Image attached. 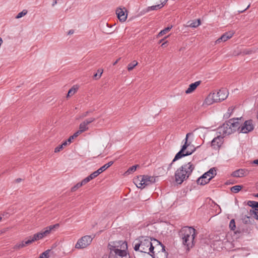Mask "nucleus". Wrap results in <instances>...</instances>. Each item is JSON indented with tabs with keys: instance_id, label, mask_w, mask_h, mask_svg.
Wrapping results in <instances>:
<instances>
[{
	"instance_id": "34",
	"label": "nucleus",
	"mask_w": 258,
	"mask_h": 258,
	"mask_svg": "<svg viewBox=\"0 0 258 258\" xmlns=\"http://www.w3.org/2000/svg\"><path fill=\"white\" fill-rule=\"evenodd\" d=\"M51 251L50 249H47L45 250L44 252H42L38 258H48L49 253Z\"/></svg>"
},
{
	"instance_id": "10",
	"label": "nucleus",
	"mask_w": 258,
	"mask_h": 258,
	"mask_svg": "<svg viewBox=\"0 0 258 258\" xmlns=\"http://www.w3.org/2000/svg\"><path fill=\"white\" fill-rule=\"evenodd\" d=\"M254 129L253 121L251 119L246 120L243 124H241L240 133L247 134Z\"/></svg>"
},
{
	"instance_id": "5",
	"label": "nucleus",
	"mask_w": 258,
	"mask_h": 258,
	"mask_svg": "<svg viewBox=\"0 0 258 258\" xmlns=\"http://www.w3.org/2000/svg\"><path fill=\"white\" fill-rule=\"evenodd\" d=\"M184 141V144L181 146L180 151L175 155L172 162H174L183 157L190 155L196 151V148H194L192 150L189 151L190 148H188L190 146V142L188 143L187 139H185Z\"/></svg>"
},
{
	"instance_id": "1",
	"label": "nucleus",
	"mask_w": 258,
	"mask_h": 258,
	"mask_svg": "<svg viewBox=\"0 0 258 258\" xmlns=\"http://www.w3.org/2000/svg\"><path fill=\"white\" fill-rule=\"evenodd\" d=\"M127 248L125 241L111 242L108 245L110 252L109 255H104L103 258H130L126 249Z\"/></svg>"
},
{
	"instance_id": "39",
	"label": "nucleus",
	"mask_w": 258,
	"mask_h": 258,
	"mask_svg": "<svg viewBox=\"0 0 258 258\" xmlns=\"http://www.w3.org/2000/svg\"><path fill=\"white\" fill-rule=\"evenodd\" d=\"M83 185L82 183L79 182L71 188V191L74 192Z\"/></svg>"
},
{
	"instance_id": "63",
	"label": "nucleus",
	"mask_w": 258,
	"mask_h": 258,
	"mask_svg": "<svg viewBox=\"0 0 258 258\" xmlns=\"http://www.w3.org/2000/svg\"><path fill=\"white\" fill-rule=\"evenodd\" d=\"M249 7H250V5H249L245 10H244L243 11H242L241 12H243L245 11V10H246L247 9H248V8Z\"/></svg>"
},
{
	"instance_id": "36",
	"label": "nucleus",
	"mask_w": 258,
	"mask_h": 258,
	"mask_svg": "<svg viewBox=\"0 0 258 258\" xmlns=\"http://www.w3.org/2000/svg\"><path fill=\"white\" fill-rule=\"evenodd\" d=\"M79 135L78 134V133L76 132L73 134V135L70 136L69 138L67 141H65L67 142V145L68 144H70L72 142V141L75 138L77 137Z\"/></svg>"
},
{
	"instance_id": "15",
	"label": "nucleus",
	"mask_w": 258,
	"mask_h": 258,
	"mask_svg": "<svg viewBox=\"0 0 258 258\" xmlns=\"http://www.w3.org/2000/svg\"><path fill=\"white\" fill-rule=\"evenodd\" d=\"M113 164V161H110L107 163L104 164L103 166L101 167L96 171L93 172L94 173V175H95L96 177L98 176L100 173L106 170L107 168L110 167Z\"/></svg>"
},
{
	"instance_id": "58",
	"label": "nucleus",
	"mask_w": 258,
	"mask_h": 258,
	"mask_svg": "<svg viewBox=\"0 0 258 258\" xmlns=\"http://www.w3.org/2000/svg\"><path fill=\"white\" fill-rule=\"evenodd\" d=\"M120 59V58H119L118 59H117L115 61H114L113 63V66H115L116 64H117V63L118 62V61H119V60Z\"/></svg>"
},
{
	"instance_id": "27",
	"label": "nucleus",
	"mask_w": 258,
	"mask_h": 258,
	"mask_svg": "<svg viewBox=\"0 0 258 258\" xmlns=\"http://www.w3.org/2000/svg\"><path fill=\"white\" fill-rule=\"evenodd\" d=\"M243 188V185H236L233 186L230 188V190L231 192L234 193L238 192L242 188Z\"/></svg>"
},
{
	"instance_id": "14",
	"label": "nucleus",
	"mask_w": 258,
	"mask_h": 258,
	"mask_svg": "<svg viewBox=\"0 0 258 258\" xmlns=\"http://www.w3.org/2000/svg\"><path fill=\"white\" fill-rule=\"evenodd\" d=\"M223 143V138L220 136L214 138L211 141V146L214 149H219Z\"/></svg>"
},
{
	"instance_id": "2",
	"label": "nucleus",
	"mask_w": 258,
	"mask_h": 258,
	"mask_svg": "<svg viewBox=\"0 0 258 258\" xmlns=\"http://www.w3.org/2000/svg\"><path fill=\"white\" fill-rule=\"evenodd\" d=\"M153 238L148 236H140L134 242V249L135 251L146 253L150 255L154 254Z\"/></svg>"
},
{
	"instance_id": "61",
	"label": "nucleus",
	"mask_w": 258,
	"mask_h": 258,
	"mask_svg": "<svg viewBox=\"0 0 258 258\" xmlns=\"http://www.w3.org/2000/svg\"><path fill=\"white\" fill-rule=\"evenodd\" d=\"M253 196L254 197L258 198V193H257V194H253Z\"/></svg>"
},
{
	"instance_id": "45",
	"label": "nucleus",
	"mask_w": 258,
	"mask_h": 258,
	"mask_svg": "<svg viewBox=\"0 0 258 258\" xmlns=\"http://www.w3.org/2000/svg\"><path fill=\"white\" fill-rule=\"evenodd\" d=\"M41 232L43 234V237L46 236L50 233V231L47 228V227L45 228V230L41 231Z\"/></svg>"
},
{
	"instance_id": "40",
	"label": "nucleus",
	"mask_w": 258,
	"mask_h": 258,
	"mask_svg": "<svg viewBox=\"0 0 258 258\" xmlns=\"http://www.w3.org/2000/svg\"><path fill=\"white\" fill-rule=\"evenodd\" d=\"M27 13V11L26 10H23L22 12L18 13V14L16 16V18L19 19L26 15Z\"/></svg>"
},
{
	"instance_id": "6",
	"label": "nucleus",
	"mask_w": 258,
	"mask_h": 258,
	"mask_svg": "<svg viewBox=\"0 0 258 258\" xmlns=\"http://www.w3.org/2000/svg\"><path fill=\"white\" fill-rule=\"evenodd\" d=\"M216 168L213 167L210 169L207 172L204 173L197 180L198 184L204 185L209 183L210 181L216 175Z\"/></svg>"
},
{
	"instance_id": "49",
	"label": "nucleus",
	"mask_w": 258,
	"mask_h": 258,
	"mask_svg": "<svg viewBox=\"0 0 258 258\" xmlns=\"http://www.w3.org/2000/svg\"><path fill=\"white\" fill-rule=\"evenodd\" d=\"M254 209V218L257 220V217H258V209Z\"/></svg>"
},
{
	"instance_id": "62",
	"label": "nucleus",
	"mask_w": 258,
	"mask_h": 258,
	"mask_svg": "<svg viewBox=\"0 0 258 258\" xmlns=\"http://www.w3.org/2000/svg\"><path fill=\"white\" fill-rule=\"evenodd\" d=\"M233 182H229V181H227L226 182V184H233Z\"/></svg>"
},
{
	"instance_id": "24",
	"label": "nucleus",
	"mask_w": 258,
	"mask_h": 258,
	"mask_svg": "<svg viewBox=\"0 0 258 258\" xmlns=\"http://www.w3.org/2000/svg\"><path fill=\"white\" fill-rule=\"evenodd\" d=\"M142 177L140 178V175L137 176L136 178H135L134 180V183L136 185V186L138 188H143V180Z\"/></svg>"
},
{
	"instance_id": "46",
	"label": "nucleus",
	"mask_w": 258,
	"mask_h": 258,
	"mask_svg": "<svg viewBox=\"0 0 258 258\" xmlns=\"http://www.w3.org/2000/svg\"><path fill=\"white\" fill-rule=\"evenodd\" d=\"M59 227L58 224H56L53 225H50L47 227V228L51 232L52 230H53L55 228H57Z\"/></svg>"
},
{
	"instance_id": "31",
	"label": "nucleus",
	"mask_w": 258,
	"mask_h": 258,
	"mask_svg": "<svg viewBox=\"0 0 258 258\" xmlns=\"http://www.w3.org/2000/svg\"><path fill=\"white\" fill-rule=\"evenodd\" d=\"M66 146H67V142H63L61 145H58L54 149V152L57 153L60 152L63 149V147Z\"/></svg>"
},
{
	"instance_id": "26",
	"label": "nucleus",
	"mask_w": 258,
	"mask_h": 258,
	"mask_svg": "<svg viewBox=\"0 0 258 258\" xmlns=\"http://www.w3.org/2000/svg\"><path fill=\"white\" fill-rule=\"evenodd\" d=\"M242 220L243 223L245 224H251L252 223L251 220L253 221V220H252V219L250 217V216H248L247 215L242 216Z\"/></svg>"
},
{
	"instance_id": "25",
	"label": "nucleus",
	"mask_w": 258,
	"mask_h": 258,
	"mask_svg": "<svg viewBox=\"0 0 258 258\" xmlns=\"http://www.w3.org/2000/svg\"><path fill=\"white\" fill-rule=\"evenodd\" d=\"M88 130V127L87 125L84 122H82L80 123L79 125V130H78L77 132H76L79 135L83 132L86 131Z\"/></svg>"
},
{
	"instance_id": "51",
	"label": "nucleus",
	"mask_w": 258,
	"mask_h": 258,
	"mask_svg": "<svg viewBox=\"0 0 258 258\" xmlns=\"http://www.w3.org/2000/svg\"><path fill=\"white\" fill-rule=\"evenodd\" d=\"M254 209H250V211H249V215L250 216H252V215H254Z\"/></svg>"
},
{
	"instance_id": "43",
	"label": "nucleus",
	"mask_w": 258,
	"mask_h": 258,
	"mask_svg": "<svg viewBox=\"0 0 258 258\" xmlns=\"http://www.w3.org/2000/svg\"><path fill=\"white\" fill-rule=\"evenodd\" d=\"M93 112V110H89L86 112H85L84 113H83L81 116V118H84L86 116H87L90 113H91Z\"/></svg>"
},
{
	"instance_id": "59",
	"label": "nucleus",
	"mask_w": 258,
	"mask_h": 258,
	"mask_svg": "<svg viewBox=\"0 0 258 258\" xmlns=\"http://www.w3.org/2000/svg\"><path fill=\"white\" fill-rule=\"evenodd\" d=\"M194 148H195V147L193 145H192V146L190 145V146L188 148H190L189 151H191V150H192L194 149Z\"/></svg>"
},
{
	"instance_id": "64",
	"label": "nucleus",
	"mask_w": 258,
	"mask_h": 258,
	"mask_svg": "<svg viewBox=\"0 0 258 258\" xmlns=\"http://www.w3.org/2000/svg\"><path fill=\"white\" fill-rule=\"evenodd\" d=\"M68 32H69V33L74 32V31L73 30H70Z\"/></svg>"
},
{
	"instance_id": "60",
	"label": "nucleus",
	"mask_w": 258,
	"mask_h": 258,
	"mask_svg": "<svg viewBox=\"0 0 258 258\" xmlns=\"http://www.w3.org/2000/svg\"><path fill=\"white\" fill-rule=\"evenodd\" d=\"M165 33H158V37H160V36H162L163 35V34H164Z\"/></svg>"
},
{
	"instance_id": "8",
	"label": "nucleus",
	"mask_w": 258,
	"mask_h": 258,
	"mask_svg": "<svg viewBox=\"0 0 258 258\" xmlns=\"http://www.w3.org/2000/svg\"><path fill=\"white\" fill-rule=\"evenodd\" d=\"M92 238L91 236L86 235L79 239L75 245V247L78 249L86 247L91 243Z\"/></svg>"
},
{
	"instance_id": "17",
	"label": "nucleus",
	"mask_w": 258,
	"mask_h": 258,
	"mask_svg": "<svg viewBox=\"0 0 258 258\" xmlns=\"http://www.w3.org/2000/svg\"><path fill=\"white\" fill-rule=\"evenodd\" d=\"M153 243L154 251H156V252H158L159 251H161L163 247L165 246L161 242L154 238H153Z\"/></svg>"
},
{
	"instance_id": "42",
	"label": "nucleus",
	"mask_w": 258,
	"mask_h": 258,
	"mask_svg": "<svg viewBox=\"0 0 258 258\" xmlns=\"http://www.w3.org/2000/svg\"><path fill=\"white\" fill-rule=\"evenodd\" d=\"M96 118H94V117H92V118H88V119H86L85 120H84L83 122L87 125H88V124H89L90 123H92V122H93L94 121H95L96 120Z\"/></svg>"
},
{
	"instance_id": "13",
	"label": "nucleus",
	"mask_w": 258,
	"mask_h": 258,
	"mask_svg": "<svg viewBox=\"0 0 258 258\" xmlns=\"http://www.w3.org/2000/svg\"><path fill=\"white\" fill-rule=\"evenodd\" d=\"M163 249H162L161 251L156 252V251H154V254L151 253V255L153 258H167L168 253L165 250V246H163Z\"/></svg>"
},
{
	"instance_id": "32",
	"label": "nucleus",
	"mask_w": 258,
	"mask_h": 258,
	"mask_svg": "<svg viewBox=\"0 0 258 258\" xmlns=\"http://www.w3.org/2000/svg\"><path fill=\"white\" fill-rule=\"evenodd\" d=\"M138 62L136 60H134L133 62L130 63L127 66V70L128 71H131L137 66Z\"/></svg>"
},
{
	"instance_id": "52",
	"label": "nucleus",
	"mask_w": 258,
	"mask_h": 258,
	"mask_svg": "<svg viewBox=\"0 0 258 258\" xmlns=\"http://www.w3.org/2000/svg\"><path fill=\"white\" fill-rule=\"evenodd\" d=\"M192 134L191 133H188L186 134V138L185 139H187V141H188V137L191 136Z\"/></svg>"
},
{
	"instance_id": "19",
	"label": "nucleus",
	"mask_w": 258,
	"mask_h": 258,
	"mask_svg": "<svg viewBox=\"0 0 258 258\" xmlns=\"http://www.w3.org/2000/svg\"><path fill=\"white\" fill-rule=\"evenodd\" d=\"M234 33H224L219 38H218L216 41L215 43L218 44L223 41L225 42L228 39L231 38Z\"/></svg>"
},
{
	"instance_id": "11",
	"label": "nucleus",
	"mask_w": 258,
	"mask_h": 258,
	"mask_svg": "<svg viewBox=\"0 0 258 258\" xmlns=\"http://www.w3.org/2000/svg\"><path fill=\"white\" fill-rule=\"evenodd\" d=\"M142 177L143 180V187L152 183L155 182L156 179L154 176L147 175H140V178Z\"/></svg>"
},
{
	"instance_id": "57",
	"label": "nucleus",
	"mask_w": 258,
	"mask_h": 258,
	"mask_svg": "<svg viewBox=\"0 0 258 258\" xmlns=\"http://www.w3.org/2000/svg\"><path fill=\"white\" fill-rule=\"evenodd\" d=\"M168 42L167 41L162 43V44H161V46L162 47H165L166 46V44Z\"/></svg>"
},
{
	"instance_id": "44",
	"label": "nucleus",
	"mask_w": 258,
	"mask_h": 258,
	"mask_svg": "<svg viewBox=\"0 0 258 258\" xmlns=\"http://www.w3.org/2000/svg\"><path fill=\"white\" fill-rule=\"evenodd\" d=\"M172 28V25H169L164 29L161 30L159 32H167L168 31H170Z\"/></svg>"
},
{
	"instance_id": "41",
	"label": "nucleus",
	"mask_w": 258,
	"mask_h": 258,
	"mask_svg": "<svg viewBox=\"0 0 258 258\" xmlns=\"http://www.w3.org/2000/svg\"><path fill=\"white\" fill-rule=\"evenodd\" d=\"M233 109H231L230 107L228 109L227 112L224 115V117L225 118H228L232 112Z\"/></svg>"
},
{
	"instance_id": "28",
	"label": "nucleus",
	"mask_w": 258,
	"mask_h": 258,
	"mask_svg": "<svg viewBox=\"0 0 258 258\" xmlns=\"http://www.w3.org/2000/svg\"><path fill=\"white\" fill-rule=\"evenodd\" d=\"M139 167V165H135L132 167H130L128 170L125 172L124 174L125 175H128L132 173H133L134 172H135L137 167Z\"/></svg>"
},
{
	"instance_id": "35",
	"label": "nucleus",
	"mask_w": 258,
	"mask_h": 258,
	"mask_svg": "<svg viewBox=\"0 0 258 258\" xmlns=\"http://www.w3.org/2000/svg\"><path fill=\"white\" fill-rule=\"evenodd\" d=\"M218 92H221V93H219L218 94L219 98H221V96H222L224 94L226 96L225 99H226L227 97H228V91L226 89H223V88L219 90V91Z\"/></svg>"
},
{
	"instance_id": "12",
	"label": "nucleus",
	"mask_w": 258,
	"mask_h": 258,
	"mask_svg": "<svg viewBox=\"0 0 258 258\" xmlns=\"http://www.w3.org/2000/svg\"><path fill=\"white\" fill-rule=\"evenodd\" d=\"M219 129L220 130V132H222L223 135H229L232 134V130H231V128H230L228 120L223 123V125L219 128Z\"/></svg>"
},
{
	"instance_id": "55",
	"label": "nucleus",
	"mask_w": 258,
	"mask_h": 258,
	"mask_svg": "<svg viewBox=\"0 0 258 258\" xmlns=\"http://www.w3.org/2000/svg\"><path fill=\"white\" fill-rule=\"evenodd\" d=\"M22 179L21 178H19L16 179L15 180V181H16V182H17V183H19V182H21V181H22Z\"/></svg>"
},
{
	"instance_id": "30",
	"label": "nucleus",
	"mask_w": 258,
	"mask_h": 258,
	"mask_svg": "<svg viewBox=\"0 0 258 258\" xmlns=\"http://www.w3.org/2000/svg\"><path fill=\"white\" fill-rule=\"evenodd\" d=\"M214 101L213 100L212 96L210 94L207 96V97L205 99L204 103L207 105H209L214 103Z\"/></svg>"
},
{
	"instance_id": "22",
	"label": "nucleus",
	"mask_w": 258,
	"mask_h": 258,
	"mask_svg": "<svg viewBox=\"0 0 258 258\" xmlns=\"http://www.w3.org/2000/svg\"><path fill=\"white\" fill-rule=\"evenodd\" d=\"M201 23L200 19H196L192 21H189L187 23V26L191 28H196Z\"/></svg>"
},
{
	"instance_id": "53",
	"label": "nucleus",
	"mask_w": 258,
	"mask_h": 258,
	"mask_svg": "<svg viewBox=\"0 0 258 258\" xmlns=\"http://www.w3.org/2000/svg\"><path fill=\"white\" fill-rule=\"evenodd\" d=\"M57 0H53V3L52 4V6L54 7L57 4Z\"/></svg>"
},
{
	"instance_id": "21",
	"label": "nucleus",
	"mask_w": 258,
	"mask_h": 258,
	"mask_svg": "<svg viewBox=\"0 0 258 258\" xmlns=\"http://www.w3.org/2000/svg\"><path fill=\"white\" fill-rule=\"evenodd\" d=\"M167 1H168V0H164V2H162L161 4H158V5H157L155 6L148 7L147 8L146 12H148L150 11H154V10H157L158 9H160L164 6V5L167 3Z\"/></svg>"
},
{
	"instance_id": "56",
	"label": "nucleus",
	"mask_w": 258,
	"mask_h": 258,
	"mask_svg": "<svg viewBox=\"0 0 258 258\" xmlns=\"http://www.w3.org/2000/svg\"><path fill=\"white\" fill-rule=\"evenodd\" d=\"M173 163V162H172L170 164H169L168 167L167 168L168 170H170V169L171 168Z\"/></svg>"
},
{
	"instance_id": "47",
	"label": "nucleus",
	"mask_w": 258,
	"mask_h": 258,
	"mask_svg": "<svg viewBox=\"0 0 258 258\" xmlns=\"http://www.w3.org/2000/svg\"><path fill=\"white\" fill-rule=\"evenodd\" d=\"M94 175V173L93 172L90 175L87 176V177L89 178V181H90L92 179H94V178L96 177V176L95 175Z\"/></svg>"
},
{
	"instance_id": "23",
	"label": "nucleus",
	"mask_w": 258,
	"mask_h": 258,
	"mask_svg": "<svg viewBox=\"0 0 258 258\" xmlns=\"http://www.w3.org/2000/svg\"><path fill=\"white\" fill-rule=\"evenodd\" d=\"M245 170L244 169H239L233 172L231 176L235 177H241L244 176Z\"/></svg>"
},
{
	"instance_id": "33",
	"label": "nucleus",
	"mask_w": 258,
	"mask_h": 258,
	"mask_svg": "<svg viewBox=\"0 0 258 258\" xmlns=\"http://www.w3.org/2000/svg\"><path fill=\"white\" fill-rule=\"evenodd\" d=\"M103 72V70L102 69H98L97 71V73H95L94 75L93 78L96 80L99 79L101 77Z\"/></svg>"
},
{
	"instance_id": "29",
	"label": "nucleus",
	"mask_w": 258,
	"mask_h": 258,
	"mask_svg": "<svg viewBox=\"0 0 258 258\" xmlns=\"http://www.w3.org/2000/svg\"><path fill=\"white\" fill-rule=\"evenodd\" d=\"M247 205L251 207L252 209H258V202L248 201Z\"/></svg>"
},
{
	"instance_id": "37",
	"label": "nucleus",
	"mask_w": 258,
	"mask_h": 258,
	"mask_svg": "<svg viewBox=\"0 0 258 258\" xmlns=\"http://www.w3.org/2000/svg\"><path fill=\"white\" fill-rule=\"evenodd\" d=\"M229 226L230 229L232 231H234L235 229L236 225H235V222L234 219L231 220V221H230V223H229Z\"/></svg>"
},
{
	"instance_id": "48",
	"label": "nucleus",
	"mask_w": 258,
	"mask_h": 258,
	"mask_svg": "<svg viewBox=\"0 0 258 258\" xmlns=\"http://www.w3.org/2000/svg\"><path fill=\"white\" fill-rule=\"evenodd\" d=\"M90 181L89 180V178H88L87 177H86L85 178H84L82 181L81 182L82 183L83 185L84 184H86L87 183H88V182H89Z\"/></svg>"
},
{
	"instance_id": "18",
	"label": "nucleus",
	"mask_w": 258,
	"mask_h": 258,
	"mask_svg": "<svg viewBox=\"0 0 258 258\" xmlns=\"http://www.w3.org/2000/svg\"><path fill=\"white\" fill-rule=\"evenodd\" d=\"M201 83V81L195 82V83H191L189 85L188 88L185 91L186 94H189L194 91L197 87L200 85Z\"/></svg>"
},
{
	"instance_id": "3",
	"label": "nucleus",
	"mask_w": 258,
	"mask_h": 258,
	"mask_svg": "<svg viewBox=\"0 0 258 258\" xmlns=\"http://www.w3.org/2000/svg\"><path fill=\"white\" fill-rule=\"evenodd\" d=\"M179 235L182 239V244L186 246L187 250L194 246L195 238L196 236L195 228L188 226L183 227L180 230Z\"/></svg>"
},
{
	"instance_id": "20",
	"label": "nucleus",
	"mask_w": 258,
	"mask_h": 258,
	"mask_svg": "<svg viewBox=\"0 0 258 258\" xmlns=\"http://www.w3.org/2000/svg\"><path fill=\"white\" fill-rule=\"evenodd\" d=\"M219 93H222L221 92H217V93H213L210 94L212 96L213 100H214V102H220L225 99L226 96L224 94L222 96H221V98H219L218 96Z\"/></svg>"
},
{
	"instance_id": "16",
	"label": "nucleus",
	"mask_w": 258,
	"mask_h": 258,
	"mask_svg": "<svg viewBox=\"0 0 258 258\" xmlns=\"http://www.w3.org/2000/svg\"><path fill=\"white\" fill-rule=\"evenodd\" d=\"M116 14L120 21L124 22L126 20L127 18V14H125L122 9H117L116 11Z\"/></svg>"
},
{
	"instance_id": "50",
	"label": "nucleus",
	"mask_w": 258,
	"mask_h": 258,
	"mask_svg": "<svg viewBox=\"0 0 258 258\" xmlns=\"http://www.w3.org/2000/svg\"><path fill=\"white\" fill-rule=\"evenodd\" d=\"M252 52V50H247V49H245L243 51V53L245 54H250Z\"/></svg>"
},
{
	"instance_id": "54",
	"label": "nucleus",
	"mask_w": 258,
	"mask_h": 258,
	"mask_svg": "<svg viewBox=\"0 0 258 258\" xmlns=\"http://www.w3.org/2000/svg\"><path fill=\"white\" fill-rule=\"evenodd\" d=\"M252 163L258 165V159L254 160L252 161Z\"/></svg>"
},
{
	"instance_id": "38",
	"label": "nucleus",
	"mask_w": 258,
	"mask_h": 258,
	"mask_svg": "<svg viewBox=\"0 0 258 258\" xmlns=\"http://www.w3.org/2000/svg\"><path fill=\"white\" fill-rule=\"evenodd\" d=\"M76 90L77 89L74 87L71 88L68 91L67 97H69L72 96L76 92Z\"/></svg>"
},
{
	"instance_id": "9",
	"label": "nucleus",
	"mask_w": 258,
	"mask_h": 258,
	"mask_svg": "<svg viewBox=\"0 0 258 258\" xmlns=\"http://www.w3.org/2000/svg\"><path fill=\"white\" fill-rule=\"evenodd\" d=\"M229 125L231 130H232V133L238 131L240 132L241 122V117L240 118H233L230 119L229 120Z\"/></svg>"
},
{
	"instance_id": "7",
	"label": "nucleus",
	"mask_w": 258,
	"mask_h": 258,
	"mask_svg": "<svg viewBox=\"0 0 258 258\" xmlns=\"http://www.w3.org/2000/svg\"><path fill=\"white\" fill-rule=\"evenodd\" d=\"M43 238V234L41 232L34 234L32 236H29L27 238V240L22 241L20 243L17 244L14 248L15 249H20L25 247L27 245H29L32 243L41 239Z\"/></svg>"
},
{
	"instance_id": "4",
	"label": "nucleus",
	"mask_w": 258,
	"mask_h": 258,
	"mask_svg": "<svg viewBox=\"0 0 258 258\" xmlns=\"http://www.w3.org/2000/svg\"><path fill=\"white\" fill-rule=\"evenodd\" d=\"M194 169L195 166L190 162L180 166L175 172L176 182L179 184H181L189 177Z\"/></svg>"
}]
</instances>
